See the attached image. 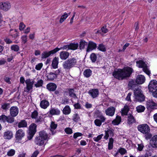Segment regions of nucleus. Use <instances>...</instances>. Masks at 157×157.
Segmentation results:
<instances>
[{"label":"nucleus","mask_w":157,"mask_h":157,"mask_svg":"<svg viewBox=\"0 0 157 157\" xmlns=\"http://www.w3.org/2000/svg\"><path fill=\"white\" fill-rule=\"evenodd\" d=\"M49 105L48 101L46 100H43L40 102V106L43 109H46Z\"/></svg>","instance_id":"nucleus-17"},{"label":"nucleus","mask_w":157,"mask_h":157,"mask_svg":"<svg viewBox=\"0 0 157 157\" xmlns=\"http://www.w3.org/2000/svg\"><path fill=\"white\" fill-rule=\"evenodd\" d=\"M96 48L97 44L95 43L92 41H90L88 44L86 52H89L94 49H95Z\"/></svg>","instance_id":"nucleus-12"},{"label":"nucleus","mask_w":157,"mask_h":157,"mask_svg":"<svg viewBox=\"0 0 157 157\" xmlns=\"http://www.w3.org/2000/svg\"><path fill=\"white\" fill-rule=\"evenodd\" d=\"M77 60L75 58L69 59L65 61L63 64V68L66 70H69L77 65Z\"/></svg>","instance_id":"nucleus-2"},{"label":"nucleus","mask_w":157,"mask_h":157,"mask_svg":"<svg viewBox=\"0 0 157 157\" xmlns=\"http://www.w3.org/2000/svg\"><path fill=\"white\" fill-rule=\"evenodd\" d=\"M23 41L24 43H25L27 41V37L26 35L23 36L21 38Z\"/></svg>","instance_id":"nucleus-64"},{"label":"nucleus","mask_w":157,"mask_h":157,"mask_svg":"<svg viewBox=\"0 0 157 157\" xmlns=\"http://www.w3.org/2000/svg\"><path fill=\"white\" fill-rule=\"evenodd\" d=\"M27 125V122L25 120H21L18 124V127L19 128L26 127Z\"/></svg>","instance_id":"nucleus-30"},{"label":"nucleus","mask_w":157,"mask_h":157,"mask_svg":"<svg viewBox=\"0 0 157 157\" xmlns=\"http://www.w3.org/2000/svg\"><path fill=\"white\" fill-rule=\"evenodd\" d=\"M129 110V109L128 106L127 105H125L124 108L121 110L122 114L125 115H127Z\"/></svg>","instance_id":"nucleus-34"},{"label":"nucleus","mask_w":157,"mask_h":157,"mask_svg":"<svg viewBox=\"0 0 157 157\" xmlns=\"http://www.w3.org/2000/svg\"><path fill=\"white\" fill-rule=\"evenodd\" d=\"M57 126V124H55L54 122L52 121L51 122L50 130L52 132V135H54L56 133V131L55 130V129L56 128Z\"/></svg>","instance_id":"nucleus-21"},{"label":"nucleus","mask_w":157,"mask_h":157,"mask_svg":"<svg viewBox=\"0 0 157 157\" xmlns=\"http://www.w3.org/2000/svg\"><path fill=\"white\" fill-rule=\"evenodd\" d=\"M136 81L135 82L133 80L129 81L128 83V86L131 88H134L138 87V86L136 84Z\"/></svg>","instance_id":"nucleus-28"},{"label":"nucleus","mask_w":157,"mask_h":157,"mask_svg":"<svg viewBox=\"0 0 157 157\" xmlns=\"http://www.w3.org/2000/svg\"><path fill=\"white\" fill-rule=\"evenodd\" d=\"M88 43L84 40H81L79 43V48L80 49H84L85 48V46L88 45Z\"/></svg>","instance_id":"nucleus-33"},{"label":"nucleus","mask_w":157,"mask_h":157,"mask_svg":"<svg viewBox=\"0 0 157 157\" xmlns=\"http://www.w3.org/2000/svg\"><path fill=\"white\" fill-rule=\"evenodd\" d=\"M157 88V81L152 80L150 81L148 86V88L150 92L153 91Z\"/></svg>","instance_id":"nucleus-11"},{"label":"nucleus","mask_w":157,"mask_h":157,"mask_svg":"<svg viewBox=\"0 0 157 157\" xmlns=\"http://www.w3.org/2000/svg\"><path fill=\"white\" fill-rule=\"evenodd\" d=\"M137 128L139 131L144 134H147L150 131L149 127L147 124L139 125Z\"/></svg>","instance_id":"nucleus-6"},{"label":"nucleus","mask_w":157,"mask_h":157,"mask_svg":"<svg viewBox=\"0 0 157 157\" xmlns=\"http://www.w3.org/2000/svg\"><path fill=\"white\" fill-rule=\"evenodd\" d=\"M67 90L69 96L74 98L76 97V94L74 93V90L73 89H68Z\"/></svg>","instance_id":"nucleus-43"},{"label":"nucleus","mask_w":157,"mask_h":157,"mask_svg":"<svg viewBox=\"0 0 157 157\" xmlns=\"http://www.w3.org/2000/svg\"><path fill=\"white\" fill-rule=\"evenodd\" d=\"M7 116L4 115L0 116V121L5 123L6 122Z\"/></svg>","instance_id":"nucleus-51"},{"label":"nucleus","mask_w":157,"mask_h":157,"mask_svg":"<svg viewBox=\"0 0 157 157\" xmlns=\"http://www.w3.org/2000/svg\"><path fill=\"white\" fill-rule=\"evenodd\" d=\"M113 131V129H108L107 131H105L109 136L110 135V136L113 137L114 135Z\"/></svg>","instance_id":"nucleus-53"},{"label":"nucleus","mask_w":157,"mask_h":157,"mask_svg":"<svg viewBox=\"0 0 157 157\" xmlns=\"http://www.w3.org/2000/svg\"><path fill=\"white\" fill-rule=\"evenodd\" d=\"M115 109L113 107H110L106 109L105 112L106 114L110 116H113L114 114Z\"/></svg>","instance_id":"nucleus-16"},{"label":"nucleus","mask_w":157,"mask_h":157,"mask_svg":"<svg viewBox=\"0 0 157 157\" xmlns=\"http://www.w3.org/2000/svg\"><path fill=\"white\" fill-rule=\"evenodd\" d=\"M145 78L144 75H138L136 80V82L138 84H141L143 83L145 81Z\"/></svg>","instance_id":"nucleus-19"},{"label":"nucleus","mask_w":157,"mask_h":157,"mask_svg":"<svg viewBox=\"0 0 157 157\" xmlns=\"http://www.w3.org/2000/svg\"><path fill=\"white\" fill-rule=\"evenodd\" d=\"M15 151L13 149H10L7 152V155L11 156L13 155L15 153Z\"/></svg>","instance_id":"nucleus-50"},{"label":"nucleus","mask_w":157,"mask_h":157,"mask_svg":"<svg viewBox=\"0 0 157 157\" xmlns=\"http://www.w3.org/2000/svg\"><path fill=\"white\" fill-rule=\"evenodd\" d=\"M49 113L51 115H59L60 113V111L58 109L52 108L49 111Z\"/></svg>","instance_id":"nucleus-24"},{"label":"nucleus","mask_w":157,"mask_h":157,"mask_svg":"<svg viewBox=\"0 0 157 157\" xmlns=\"http://www.w3.org/2000/svg\"><path fill=\"white\" fill-rule=\"evenodd\" d=\"M92 72V71L90 69H87L84 71L83 75L85 77L88 78L91 76Z\"/></svg>","instance_id":"nucleus-35"},{"label":"nucleus","mask_w":157,"mask_h":157,"mask_svg":"<svg viewBox=\"0 0 157 157\" xmlns=\"http://www.w3.org/2000/svg\"><path fill=\"white\" fill-rule=\"evenodd\" d=\"M4 136L5 139H10L13 137L12 132L8 131L4 132Z\"/></svg>","instance_id":"nucleus-29"},{"label":"nucleus","mask_w":157,"mask_h":157,"mask_svg":"<svg viewBox=\"0 0 157 157\" xmlns=\"http://www.w3.org/2000/svg\"><path fill=\"white\" fill-rule=\"evenodd\" d=\"M132 95V93H128L126 98L125 99L126 100L128 101H131V96Z\"/></svg>","instance_id":"nucleus-60"},{"label":"nucleus","mask_w":157,"mask_h":157,"mask_svg":"<svg viewBox=\"0 0 157 157\" xmlns=\"http://www.w3.org/2000/svg\"><path fill=\"white\" fill-rule=\"evenodd\" d=\"M39 136L40 137L45 140H48L49 139V137H48V134L44 131H42L39 132Z\"/></svg>","instance_id":"nucleus-18"},{"label":"nucleus","mask_w":157,"mask_h":157,"mask_svg":"<svg viewBox=\"0 0 157 157\" xmlns=\"http://www.w3.org/2000/svg\"><path fill=\"white\" fill-rule=\"evenodd\" d=\"M71 109L69 105H66L63 110V113L66 115L69 114L71 112Z\"/></svg>","instance_id":"nucleus-37"},{"label":"nucleus","mask_w":157,"mask_h":157,"mask_svg":"<svg viewBox=\"0 0 157 157\" xmlns=\"http://www.w3.org/2000/svg\"><path fill=\"white\" fill-rule=\"evenodd\" d=\"M98 118L100 119L101 121V122H104L105 120V118L102 115L98 116Z\"/></svg>","instance_id":"nucleus-59"},{"label":"nucleus","mask_w":157,"mask_h":157,"mask_svg":"<svg viewBox=\"0 0 157 157\" xmlns=\"http://www.w3.org/2000/svg\"><path fill=\"white\" fill-rule=\"evenodd\" d=\"M90 57L93 63H94L96 61L97 56L95 53H92L90 56Z\"/></svg>","instance_id":"nucleus-47"},{"label":"nucleus","mask_w":157,"mask_h":157,"mask_svg":"<svg viewBox=\"0 0 157 157\" xmlns=\"http://www.w3.org/2000/svg\"><path fill=\"white\" fill-rule=\"evenodd\" d=\"M43 66L42 63H40L36 65L35 67V69L37 70H40L41 69Z\"/></svg>","instance_id":"nucleus-57"},{"label":"nucleus","mask_w":157,"mask_h":157,"mask_svg":"<svg viewBox=\"0 0 157 157\" xmlns=\"http://www.w3.org/2000/svg\"><path fill=\"white\" fill-rule=\"evenodd\" d=\"M46 87L50 91H54L56 89L57 86L54 83H49L47 85Z\"/></svg>","instance_id":"nucleus-20"},{"label":"nucleus","mask_w":157,"mask_h":157,"mask_svg":"<svg viewBox=\"0 0 157 157\" xmlns=\"http://www.w3.org/2000/svg\"><path fill=\"white\" fill-rule=\"evenodd\" d=\"M145 109V107L141 105H140L136 107L137 111L138 113L143 112Z\"/></svg>","instance_id":"nucleus-44"},{"label":"nucleus","mask_w":157,"mask_h":157,"mask_svg":"<svg viewBox=\"0 0 157 157\" xmlns=\"http://www.w3.org/2000/svg\"><path fill=\"white\" fill-rule=\"evenodd\" d=\"M95 124L98 126H100L101 124V121L99 119H96L94 121Z\"/></svg>","instance_id":"nucleus-55"},{"label":"nucleus","mask_w":157,"mask_h":157,"mask_svg":"<svg viewBox=\"0 0 157 157\" xmlns=\"http://www.w3.org/2000/svg\"><path fill=\"white\" fill-rule=\"evenodd\" d=\"M157 106L156 104L152 101L149 100V102L147 104L148 108L150 109H154Z\"/></svg>","instance_id":"nucleus-32"},{"label":"nucleus","mask_w":157,"mask_h":157,"mask_svg":"<svg viewBox=\"0 0 157 157\" xmlns=\"http://www.w3.org/2000/svg\"><path fill=\"white\" fill-rule=\"evenodd\" d=\"M80 119V117L79 115L77 113H75L73 114L72 116V120L75 122H77L79 121Z\"/></svg>","instance_id":"nucleus-41"},{"label":"nucleus","mask_w":157,"mask_h":157,"mask_svg":"<svg viewBox=\"0 0 157 157\" xmlns=\"http://www.w3.org/2000/svg\"><path fill=\"white\" fill-rule=\"evenodd\" d=\"M34 80H32L30 79H27L25 81V82L26 84V92H28L31 89H32L33 87V85L34 83Z\"/></svg>","instance_id":"nucleus-10"},{"label":"nucleus","mask_w":157,"mask_h":157,"mask_svg":"<svg viewBox=\"0 0 157 157\" xmlns=\"http://www.w3.org/2000/svg\"><path fill=\"white\" fill-rule=\"evenodd\" d=\"M78 46V44L77 43H71L69 44V48L70 49L75 50L77 48Z\"/></svg>","instance_id":"nucleus-40"},{"label":"nucleus","mask_w":157,"mask_h":157,"mask_svg":"<svg viewBox=\"0 0 157 157\" xmlns=\"http://www.w3.org/2000/svg\"><path fill=\"white\" fill-rule=\"evenodd\" d=\"M36 124L34 123L32 124L29 126L27 136L28 140H31L33 137L36 132Z\"/></svg>","instance_id":"nucleus-3"},{"label":"nucleus","mask_w":157,"mask_h":157,"mask_svg":"<svg viewBox=\"0 0 157 157\" xmlns=\"http://www.w3.org/2000/svg\"><path fill=\"white\" fill-rule=\"evenodd\" d=\"M34 142L36 145L40 146L45 145L46 144L45 141L39 136L36 137Z\"/></svg>","instance_id":"nucleus-9"},{"label":"nucleus","mask_w":157,"mask_h":157,"mask_svg":"<svg viewBox=\"0 0 157 157\" xmlns=\"http://www.w3.org/2000/svg\"><path fill=\"white\" fill-rule=\"evenodd\" d=\"M88 93L93 98H95L97 97L99 94V91L97 89H93L90 90Z\"/></svg>","instance_id":"nucleus-15"},{"label":"nucleus","mask_w":157,"mask_h":157,"mask_svg":"<svg viewBox=\"0 0 157 157\" xmlns=\"http://www.w3.org/2000/svg\"><path fill=\"white\" fill-rule=\"evenodd\" d=\"M47 77L48 80L52 81L57 78V76L54 74V73L51 72L47 74Z\"/></svg>","instance_id":"nucleus-22"},{"label":"nucleus","mask_w":157,"mask_h":157,"mask_svg":"<svg viewBox=\"0 0 157 157\" xmlns=\"http://www.w3.org/2000/svg\"><path fill=\"white\" fill-rule=\"evenodd\" d=\"M60 49L56 48L48 52L45 51L42 53L41 58L42 59L46 58L49 56L51 54H53L59 50Z\"/></svg>","instance_id":"nucleus-7"},{"label":"nucleus","mask_w":157,"mask_h":157,"mask_svg":"<svg viewBox=\"0 0 157 157\" xmlns=\"http://www.w3.org/2000/svg\"><path fill=\"white\" fill-rule=\"evenodd\" d=\"M69 53L67 52L63 51L61 52L60 54V57L62 59H66L69 56Z\"/></svg>","instance_id":"nucleus-25"},{"label":"nucleus","mask_w":157,"mask_h":157,"mask_svg":"<svg viewBox=\"0 0 157 157\" xmlns=\"http://www.w3.org/2000/svg\"><path fill=\"white\" fill-rule=\"evenodd\" d=\"M74 106L76 109H80L81 108L80 105L78 103L74 105Z\"/></svg>","instance_id":"nucleus-62"},{"label":"nucleus","mask_w":157,"mask_h":157,"mask_svg":"<svg viewBox=\"0 0 157 157\" xmlns=\"http://www.w3.org/2000/svg\"><path fill=\"white\" fill-rule=\"evenodd\" d=\"M35 119V122L37 123L38 124H40L42 122L43 120L42 117L41 116H38Z\"/></svg>","instance_id":"nucleus-46"},{"label":"nucleus","mask_w":157,"mask_h":157,"mask_svg":"<svg viewBox=\"0 0 157 157\" xmlns=\"http://www.w3.org/2000/svg\"><path fill=\"white\" fill-rule=\"evenodd\" d=\"M103 136V134H101L98 136L97 137L94 138L93 139L95 141L98 142L101 139Z\"/></svg>","instance_id":"nucleus-54"},{"label":"nucleus","mask_w":157,"mask_h":157,"mask_svg":"<svg viewBox=\"0 0 157 157\" xmlns=\"http://www.w3.org/2000/svg\"><path fill=\"white\" fill-rule=\"evenodd\" d=\"M58 58L55 57L53 59L52 62V66L54 69H56L57 68L58 64Z\"/></svg>","instance_id":"nucleus-31"},{"label":"nucleus","mask_w":157,"mask_h":157,"mask_svg":"<svg viewBox=\"0 0 157 157\" xmlns=\"http://www.w3.org/2000/svg\"><path fill=\"white\" fill-rule=\"evenodd\" d=\"M38 116V113L36 110H35L32 112L31 115V117L32 119H35Z\"/></svg>","instance_id":"nucleus-49"},{"label":"nucleus","mask_w":157,"mask_h":157,"mask_svg":"<svg viewBox=\"0 0 157 157\" xmlns=\"http://www.w3.org/2000/svg\"><path fill=\"white\" fill-rule=\"evenodd\" d=\"M11 7L10 3L7 1L0 2V9L1 10L7 11L9 10Z\"/></svg>","instance_id":"nucleus-8"},{"label":"nucleus","mask_w":157,"mask_h":157,"mask_svg":"<svg viewBox=\"0 0 157 157\" xmlns=\"http://www.w3.org/2000/svg\"><path fill=\"white\" fill-rule=\"evenodd\" d=\"M118 152L120 153L121 155H123L125 154L126 152V150L124 148L121 147L120 149L118 150Z\"/></svg>","instance_id":"nucleus-52"},{"label":"nucleus","mask_w":157,"mask_h":157,"mask_svg":"<svg viewBox=\"0 0 157 157\" xmlns=\"http://www.w3.org/2000/svg\"><path fill=\"white\" fill-rule=\"evenodd\" d=\"M121 121L120 116H117L116 118L112 121V123L114 125H118L120 124Z\"/></svg>","instance_id":"nucleus-27"},{"label":"nucleus","mask_w":157,"mask_h":157,"mask_svg":"<svg viewBox=\"0 0 157 157\" xmlns=\"http://www.w3.org/2000/svg\"><path fill=\"white\" fill-rule=\"evenodd\" d=\"M137 66L140 68H142L143 71L148 75L150 72L147 68L146 64L142 60H139L136 62Z\"/></svg>","instance_id":"nucleus-5"},{"label":"nucleus","mask_w":157,"mask_h":157,"mask_svg":"<svg viewBox=\"0 0 157 157\" xmlns=\"http://www.w3.org/2000/svg\"><path fill=\"white\" fill-rule=\"evenodd\" d=\"M134 94L135 99L138 101L141 102L144 100L145 97L142 93V90L138 87L134 90Z\"/></svg>","instance_id":"nucleus-4"},{"label":"nucleus","mask_w":157,"mask_h":157,"mask_svg":"<svg viewBox=\"0 0 157 157\" xmlns=\"http://www.w3.org/2000/svg\"><path fill=\"white\" fill-rule=\"evenodd\" d=\"M152 146L153 147L157 148V135L154 136L151 140Z\"/></svg>","instance_id":"nucleus-23"},{"label":"nucleus","mask_w":157,"mask_h":157,"mask_svg":"<svg viewBox=\"0 0 157 157\" xmlns=\"http://www.w3.org/2000/svg\"><path fill=\"white\" fill-rule=\"evenodd\" d=\"M135 122V120L131 114H128V116L127 123L129 124H131Z\"/></svg>","instance_id":"nucleus-26"},{"label":"nucleus","mask_w":157,"mask_h":157,"mask_svg":"<svg viewBox=\"0 0 157 157\" xmlns=\"http://www.w3.org/2000/svg\"><path fill=\"white\" fill-rule=\"evenodd\" d=\"M65 132L67 134H71L72 133V131L71 129L70 128H67L65 129Z\"/></svg>","instance_id":"nucleus-56"},{"label":"nucleus","mask_w":157,"mask_h":157,"mask_svg":"<svg viewBox=\"0 0 157 157\" xmlns=\"http://www.w3.org/2000/svg\"><path fill=\"white\" fill-rule=\"evenodd\" d=\"M12 50L15 52H17L19 50V47L17 45H12L11 47Z\"/></svg>","instance_id":"nucleus-48"},{"label":"nucleus","mask_w":157,"mask_h":157,"mask_svg":"<svg viewBox=\"0 0 157 157\" xmlns=\"http://www.w3.org/2000/svg\"><path fill=\"white\" fill-rule=\"evenodd\" d=\"M98 49L103 52H105L106 50V48L104 45L102 44H100L98 47Z\"/></svg>","instance_id":"nucleus-42"},{"label":"nucleus","mask_w":157,"mask_h":157,"mask_svg":"<svg viewBox=\"0 0 157 157\" xmlns=\"http://www.w3.org/2000/svg\"><path fill=\"white\" fill-rule=\"evenodd\" d=\"M44 83V81L41 79H38L37 82L34 84V86L36 88L42 87Z\"/></svg>","instance_id":"nucleus-36"},{"label":"nucleus","mask_w":157,"mask_h":157,"mask_svg":"<svg viewBox=\"0 0 157 157\" xmlns=\"http://www.w3.org/2000/svg\"><path fill=\"white\" fill-rule=\"evenodd\" d=\"M10 107V104L9 103H4L1 105V108L3 110L6 111Z\"/></svg>","instance_id":"nucleus-38"},{"label":"nucleus","mask_w":157,"mask_h":157,"mask_svg":"<svg viewBox=\"0 0 157 157\" xmlns=\"http://www.w3.org/2000/svg\"><path fill=\"white\" fill-rule=\"evenodd\" d=\"M133 71V70L132 68L127 67L122 69H118V70L115 71L113 73V75L114 78L121 80L130 77Z\"/></svg>","instance_id":"nucleus-1"},{"label":"nucleus","mask_w":157,"mask_h":157,"mask_svg":"<svg viewBox=\"0 0 157 157\" xmlns=\"http://www.w3.org/2000/svg\"><path fill=\"white\" fill-rule=\"evenodd\" d=\"M13 117L11 115L7 116L6 122L9 123H12L14 122V119Z\"/></svg>","instance_id":"nucleus-45"},{"label":"nucleus","mask_w":157,"mask_h":157,"mask_svg":"<svg viewBox=\"0 0 157 157\" xmlns=\"http://www.w3.org/2000/svg\"><path fill=\"white\" fill-rule=\"evenodd\" d=\"M68 16V14L66 13H65L64 14L62 15L59 20V23H62L67 18Z\"/></svg>","instance_id":"nucleus-39"},{"label":"nucleus","mask_w":157,"mask_h":157,"mask_svg":"<svg viewBox=\"0 0 157 157\" xmlns=\"http://www.w3.org/2000/svg\"><path fill=\"white\" fill-rule=\"evenodd\" d=\"M19 112L18 109L16 106H13L10 109V113L11 115L13 117L16 116Z\"/></svg>","instance_id":"nucleus-14"},{"label":"nucleus","mask_w":157,"mask_h":157,"mask_svg":"<svg viewBox=\"0 0 157 157\" xmlns=\"http://www.w3.org/2000/svg\"><path fill=\"white\" fill-rule=\"evenodd\" d=\"M25 135L23 131L21 129L18 130L16 132L15 137L17 140H19L21 139Z\"/></svg>","instance_id":"nucleus-13"},{"label":"nucleus","mask_w":157,"mask_h":157,"mask_svg":"<svg viewBox=\"0 0 157 157\" xmlns=\"http://www.w3.org/2000/svg\"><path fill=\"white\" fill-rule=\"evenodd\" d=\"M82 134L80 132H76L73 135V137L75 139H76L77 137L81 136Z\"/></svg>","instance_id":"nucleus-58"},{"label":"nucleus","mask_w":157,"mask_h":157,"mask_svg":"<svg viewBox=\"0 0 157 157\" xmlns=\"http://www.w3.org/2000/svg\"><path fill=\"white\" fill-rule=\"evenodd\" d=\"M39 152L38 151H36L33 154L31 157H36L37 155L39 154Z\"/></svg>","instance_id":"nucleus-63"},{"label":"nucleus","mask_w":157,"mask_h":157,"mask_svg":"<svg viewBox=\"0 0 157 157\" xmlns=\"http://www.w3.org/2000/svg\"><path fill=\"white\" fill-rule=\"evenodd\" d=\"M143 147H144V145H143V144H138L137 149L139 151H140L142 150Z\"/></svg>","instance_id":"nucleus-61"}]
</instances>
